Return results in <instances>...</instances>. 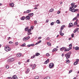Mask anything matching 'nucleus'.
<instances>
[{"label":"nucleus","instance_id":"nucleus-37","mask_svg":"<svg viewBox=\"0 0 79 79\" xmlns=\"http://www.w3.org/2000/svg\"><path fill=\"white\" fill-rule=\"evenodd\" d=\"M34 28V26H31V29H32V30Z\"/></svg>","mask_w":79,"mask_h":79},{"label":"nucleus","instance_id":"nucleus-19","mask_svg":"<svg viewBox=\"0 0 79 79\" xmlns=\"http://www.w3.org/2000/svg\"><path fill=\"white\" fill-rule=\"evenodd\" d=\"M10 61H13L15 60V59L13 58H10Z\"/></svg>","mask_w":79,"mask_h":79},{"label":"nucleus","instance_id":"nucleus-47","mask_svg":"<svg viewBox=\"0 0 79 79\" xmlns=\"http://www.w3.org/2000/svg\"><path fill=\"white\" fill-rule=\"evenodd\" d=\"M77 19V17L74 18L73 19V21H74V20H75V19Z\"/></svg>","mask_w":79,"mask_h":79},{"label":"nucleus","instance_id":"nucleus-58","mask_svg":"<svg viewBox=\"0 0 79 79\" xmlns=\"http://www.w3.org/2000/svg\"><path fill=\"white\" fill-rule=\"evenodd\" d=\"M57 13L58 14H60V11H58L57 12Z\"/></svg>","mask_w":79,"mask_h":79},{"label":"nucleus","instance_id":"nucleus-44","mask_svg":"<svg viewBox=\"0 0 79 79\" xmlns=\"http://www.w3.org/2000/svg\"><path fill=\"white\" fill-rule=\"evenodd\" d=\"M34 23L35 24H37V21L36 20L34 21Z\"/></svg>","mask_w":79,"mask_h":79},{"label":"nucleus","instance_id":"nucleus-60","mask_svg":"<svg viewBox=\"0 0 79 79\" xmlns=\"http://www.w3.org/2000/svg\"><path fill=\"white\" fill-rule=\"evenodd\" d=\"M47 40H49L50 39V38L49 37H48L47 38Z\"/></svg>","mask_w":79,"mask_h":79},{"label":"nucleus","instance_id":"nucleus-36","mask_svg":"<svg viewBox=\"0 0 79 79\" xmlns=\"http://www.w3.org/2000/svg\"><path fill=\"white\" fill-rule=\"evenodd\" d=\"M60 35H61V36H63V35H64V33H60Z\"/></svg>","mask_w":79,"mask_h":79},{"label":"nucleus","instance_id":"nucleus-28","mask_svg":"<svg viewBox=\"0 0 79 79\" xmlns=\"http://www.w3.org/2000/svg\"><path fill=\"white\" fill-rule=\"evenodd\" d=\"M73 8V9H74V8H75V5H73V6H71L70 8Z\"/></svg>","mask_w":79,"mask_h":79},{"label":"nucleus","instance_id":"nucleus-64","mask_svg":"<svg viewBox=\"0 0 79 79\" xmlns=\"http://www.w3.org/2000/svg\"><path fill=\"white\" fill-rule=\"evenodd\" d=\"M78 9H75V12H76V11H78Z\"/></svg>","mask_w":79,"mask_h":79},{"label":"nucleus","instance_id":"nucleus-42","mask_svg":"<svg viewBox=\"0 0 79 79\" xmlns=\"http://www.w3.org/2000/svg\"><path fill=\"white\" fill-rule=\"evenodd\" d=\"M53 24H54V22H52L51 23V24H50L51 26H53Z\"/></svg>","mask_w":79,"mask_h":79},{"label":"nucleus","instance_id":"nucleus-43","mask_svg":"<svg viewBox=\"0 0 79 79\" xmlns=\"http://www.w3.org/2000/svg\"><path fill=\"white\" fill-rule=\"evenodd\" d=\"M74 34H72L71 35V37H74Z\"/></svg>","mask_w":79,"mask_h":79},{"label":"nucleus","instance_id":"nucleus-33","mask_svg":"<svg viewBox=\"0 0 79 79\" xmlns=\"http://www.w3.org/2000/svg\"><path fill=\"white\" fill-rule=\"evenodd\" d=\"M35 79H39V76H36L35 77Z\"/></svg>","mask_w":79,"mask_h":79},{"label":"nucleus","instance_id":"nucleus-32","mask_svg":"<svg viewBox=\"0 0 79 79\" xmlns=\"http://www.w3.org/2000/svg\"><path fill=\"white\" fill-rule=\"evenodd\" d=\"M21 46V47H24V46H26V44L24 43Z\"/></svg>","mask_w":79,"mask_h":79},{"label":"nucleus","instance_id":"nucleus-24","mask_svg":"<svg viewBox=\"0 0 79 79\" xmlns=\"http://www.w3.org/2000/svg\"><path fill=\"white\" fill-rule=\"evenodd\" d=\"M53 11H54V9H51L49 10V12H53Z\"/></svg>","mask_w":79,"mask_h":79},{"label":"nucleus","instance_id":"nucleus-6","mask_svg":"<svg viewBox=\"0 0 79 79\" xmlns=\"http://www.w3.org/2000/svg\"><path fill=\"white\" fill-rule=\"evenodd\" d=\"M69 10L72 11V12H75V11H76L75 9H73L72 7H70Z\"/></svg>","mask_w":79,"mask_h":79},{"label":"nucleus","instance_id":"nucleus-11","mask_svg":"<svg viewBox=\"0 0 79 79\" xmlns=\"http://www.w3.org/2000/svg\"><path fill=\"white\" fill-rule=\"evenodd\" d=\"M58 50V49L56 48H54L52 51V52H56Z\"/></svg>","mask_w":79,"mask_h":79},{"label":"nucleus","instance_id":"nucleus-45","mask_svg":"<svg viewBox=\"0 0 79 79\" xmlns=\"http://www.w3.org/2000/svg\"><path fill=\"white\" fill-rule=\"evenodd\" d=\"M72 72H73V70H71L69 71V74H70L71 73H72Z\"/></svg>","mask_w":79,"mask_h":79},{"label":"nucleus","instance_id":"nucleus-56","mask_svg":"<svg viewBox=\"0 0 79 79\" xmlns=\"http://www.w3.org/2000/svg\"><path fill=\"white\" fill-rule=\"evenodd\" d=\"M60 34V33H62V30H61L59 32Z\"/></svg>","mask_w":79,"mask_h":79},{"label":"nucleus","instance_id":"nucleus-17","mask_svg":"<svg viewBox=\"0 0 79 79\" xmlns=\"http://www.w3.org/2000/svg\"><path fill=\"white\" fill-rule=\"evenodd\" d=\"M28 15H29V16H32L34 15V14L33 13H29L28 14Z\"/></svg>","mask_w":79,"mask_h":79},{"label":"nucleus","instance_id":"nucleus-39","mask_svg":"<svg viewBox=\"0 0 79 79\" xmlns=\"http://www.w3.org/2000/svg\"><path fill=\"white\" fill-rule=\"evenodd\" d=\"M74 25H75V26L77 25V22H75Z\"/></svg>","mask_w":79,"mask_h":79},{"label":"nucleus","instance_id":"nucleus-50","mask_svg":"<svg viewBox=\"0 0 79 79\" xmlns=\"http://www.w3.org/2000/svg\"><path fill=\"white\" fill-rule=\"evenodd\" d=\"M74 5V3H72L71 4V5L72 6H73H73Z\"/></svg>","mask_w":79,"mask_h":79},{"label":"nucleus","instance_id":"nucleus-8","mask_svg":"<svg viewBox=\"0 0 79 79\" xmlns=\"http://www.w3.org/2000/svg\"><path fill=\"white\" fill-rule=\"evenodd\" d=\"M21 55H22V54L21 53H19L17 54V56L18 57H20V56H21Z\"/></svg>","mask_w":79,"mask_h":79},{"label":"nucleus","instance_id":"nucleus-18","mask_svg":"<svg viewBox=\"0 0 79 79\" xmlns=\"http://www.w3.org/2000/svg\"><path fill=\"white\" fill-rule=\"evenodd\" d=\"M35 66H36V65H35V64H34L32 68V69H35Z\"/></svg>","mask_w":79,"mask_h":79},{"label":"nucleus","instance_id":"nucleus-59","mask_svg":"<svg viewBox=\"0 0 79 79\" xmlns=\"http://www.w3.org/2000/svg\"><path fill=\"white\" fill-rule=\"evenodd\" d=\"M30 66H31V67H33V65H32V64H30Z\"/></svg>","mask_w":79,"mask_h":79},{"label":"nucleus","instance_id":"nucleus-15","mask_svg":"<svg viewBox=\"0 0 79 79\" xmlns=\"http://www.w3.org/2000/svg\"><path fill=\"white\" fill-rule=\"evenodd\" d=\"M26 19V17L24 16L20 18L21 20H24Z\"/></svg>","mask_w":79,"mask_h":79},{"label":"nucleus","instance_id":"nucleus-48","mask_svg":"<svg viewBox=\"0 0 79 79\" xmlns=\"http://www.w3.org/2000/svg\"><path fill=\"white\" fill-rule=\"evenodd\" d=\"M77 31L78 32H79V28H77Z\"/></svg>","mask_w":79,"mask_h":79},{"label":"nucleus","instance_id":"nucleus-1","mask_svg":"<svg viewBox=\"0 0 79 79\" xmlns=\"http://www.w3.org/2000/svg\"><path fill=\"white\" fill-rule=\"evenodd\" d=\"M71 52H69L65 54V57H66V59H68V58H70V56H71Z\"/></svg>","mask_w":79,"mask_h":79},{"label":"nucleus","instance_id":"nucleus-23","mask_svg":"<svg viewBox=\"0 0 79 79\" xmlns=\"http://www.w3.org/2000/svg\"><path fill=\"white\" fill-rule=\"evenodd\" d=\"M47 44H48V45H49V46H51L52 45L51 44V43H50L48 42L47 43Z\"/></svg>","mask_w":79,"mask_h":79},{"label":"nucleus","instance_id":"nucleus-52","mask_svg":"<svg viewBox=\"0 0 79 79\" xmlns=\"http://www.w3.org/2000/svg\"><path fill=\"white\" fill-rule=\"evenodd\" d=\"M31 46H34V44H30Z\"/></svg>","mask_w":79,"mask_h":79},{"label":"nucleus","instance_id":"nucleus-49","mask_svg":"<svg viewBox=\"0 0 79 79\" xmlns=\"http://www.w3.org/2000/svg\"><path fill=\"white\" fill-rule=\"evenodd\" d=\"M48 21H49L48 19H47L46 21V23H48Z\"/></svg>","mask_w":79,"mask_h":79},{"label":"nucleus","instance_id":"nucleus-12","mask_svg":"<svg viewBox=\"0 0 79 79\" xmlns=\"http://www.w3.org/2000/svg\"><path fill=\"white\" fill-rule=\"evenodd\" d=\"M65 48V47H63L61 48H60V51H61V52H63V50Z\"/></svg>","mask_w":79,"mask_h":79},{"label":"nucleus","instance_id":"nucleus-26","mask_svg":"<svg viewBox=\"0 0 79 79\" xmlns=\"http://www.w3.org/2000/svg\"><path fill=\"white\" fill-rule=\"evenodd\" d=\"M6 69H8L10 68V66H9V65H6Z\"/></svg>","mask_w":79,"mask_h":79},{"label":"nucleus","instance_id":"nucleus-7","mask_svg":"<svg viewBox=\"0 0 79 79\" xmlns=\"http://www.w3.org/2000/svg\"><path fill=\"white\" fill-rule=\"evenodd\" d=\"M9 5L11 7H13L14 6V3H9Z\"/></svg>","mask_w":79,"mask_h":79},{"label":"nucleus","instance_id":"nucleus-13","mask_svg":"<svg viewBox=\"0 0 79 79\" xmlns=\"http://www.w3.org/2000/svg\"><path fill=\"white\" fill-rule=\"evenodd\" d=\"M17 78H18V77L16 75H14L12 77V78L13 79H16Z\"/></svg>","mask_w":79,"mask_h":79},{"label":"nucleus","instance_id":"nucleus-20","mask_svg":"<svg viewBox=\"0 0 79 79\" xmlns=\"http://www.w3.org/2000/svg\"><path fill=\"white\" fill-rule=\"evenodd\" d=\"M40 54L39 53L37 52L35 53V55L36 56H39Z\"/></svg>","mask_w":79,"mask_h":79},{"label":"nucleus","instance_id":"nucleus-35","mask_svg":"<svg viewBox=\"0 0 79 79\" xmlns=\"http://www.w3.org/2000/svg\"><path fill=\"white\" fill-rule=\"evenodd\" d=\"M7 61L8 62H10L11 60H10V59H9L7 60Z\"/></svg>","mask_w":79,"mask_h":79},{"label":"nucleus","instance_id":"nucleus-61","mask_svg":"<svg viewBox=\"0 0 79 79\" xmlns=\"http://www.w3.org/2000/svg\"><path fill=\"white\" fill-rule=\"evenodd\" d=\"M27 71H28V72H29V71H30L29 69H27Z\"/></svg>","mask_w":79,"mask_h":79},{"label":"nucleus","instance_id":"nucleus-63","mask_svg":"<svg viewBox=\"0 0 79 79\" xmlns=\"http://www.w3.org/2000/svg\"><path fill=\"white\" fill-rule=\"evenodd\" d=\"M79 59H77V61H76L78 63V62H79Z\"/></svg>","mask_w":79,"mask_h":79},{"label":"nucleus","instance_id":"nucleus-55","mask_svg":"<svg viewBox=\"0 0 79 79\" xmlns=\"http://www.w3.org/2000/svg\"><path fill=\"white\" fill-rule=\"evenodd\" d=\"M42 42V41L41 40H40L39 42H38V43L39 44H40V43H41V42Z\"/></svg>","mask_w":79,"mask_h":79},{"label":"nucleus","instance_id":"nucleus-46","mask_svg":"<svg viewBox=\"0 0 79 79\" xmlns=\"http://www.w3.org/2000/svg\"><path fill=\"white\" fill-rule=\"evenodd\" d=\"M69 48H71V47H72V44H69Z\"/></svg>","mask_w":79,"mask_h":79},{"label":"nucleus","instance_id":"nucleus-2","mask_svg":"<svg viewBox=\"0 0 79 79\" xmlns=\"http://www.w3.org/2000/svg\"><path fill=\"white\" fill-rule=\"evenodd\" d=\"M54 66H55V64H54L52 63H50L49 64V67L51 69H52L53 68V67H54Z\"/></svg>","mask_w":79,"mask_h":79},{"label":"nucleus","instance_id":"nucleus-57","mask_svg":"<svg viewBox=\"0 0 79 79\" xmlns=\"http://www.w3.org/2000/svg\"><path fill=\"white\" fill-rule=\"evenodd\" d=\"M31 47V44H28V45H27V47Z\"/></svg>","mask_w":79,"mask_h":79},{"label":"nucleus","instance_id":"nucleus-34","mask_svg":"<svg viewBox=\"0 0 79 79\" xmlns=\"http://www.w3.org/2000/svg\"><path fill=\"white\" fill-rule=\"evenodd\" d=\"M77 31V28H76L75 30H74L73 31L74 33H76Z\"/></svg>","mask_w":79,"mask_h":79},{"label":"nucleus","instance_id":"nucleus-54","mask_svg":"<svg viewBox=\"0 0 79 79\" xmlns=\"http://www.w3.org/2000/svg\"><path fill=\"white\" fill-rule=\"evenodd\" d=\"M39 6V4H37V5H36L35 6H36V7H37V6Z\"/></svg>","mask_w":79,"mask_h":79},{"label":"nucleus","instance_id":"nucleus-62","mask_svg":"<svg viewBox=\"0 0 79 79\" xmlns=\"http://www.w3.org/2000/svg\"><path fill=\"white\" fill-rule=\"evenodd\" d=\"M29 60H30L29 59H28V60H27V63H28V62H29Z\"/></svg>","mask_w":79,"mask_h":79},{"label":"nucleus","instance_id":"nucleus-5","mask_svg":"<svg viewBox=\"0 0 79 79\" xmlns=\"http://www.w3.org/2000/svg\"><path fill=\"white\" fill-rule=\"evenodd\" d=\"M31 29H28V30H27V32H28L27 35H31V34H32V33H31Z\"/></svg>","mask_w":79,"mask_h":79},{"label":"nucleus","instance_id":"nucleus-53","mask_svg":"<svg viewBox=\"0 0 79 79\" xmlns=\"http://www.w3.org/2000/svg\"><path fill=\"white\" fill-rule=\"evenodd\" d=\"M41 37H40L38 38V40H40V39H41Z\"/></svg>","mask_w":79,"mask_h":79},{"label":"nucleus","instance_id":"nucleus-10","mask_svg":"<svg viewBox=\"0 0 79 79\" xmlns=\"http://www.w3.org/2000/svg\"><path fill=\"white\" fill-rule=\"evenodd\" d=\"M25 19L26 20H29L30 19V17L29 16H27L26 17Z\"/></svg>","mask_w":79,"mask_h":79},{"label":"nucleus","instance_id":"nucleus-38","mask_svg":"<svg viewBox=\"0 0 79 79\" xmlns=\"http://www.w3.org/2000/svg\"><path fill=\"white\" fill-rule=\"evenodd\" d=\"M46 56H50V54L48 53H47L46 54Z\"/></svg>","mask_w":79,"mask_h":79},{"label":"nucleus","instance_id":"nucleus-41","mask_svg":"<svg viewBox=\"0 0 79 79\" xmlns=\"http://www.w3.org/2000/svg\"><path fill=\"white\" fill-rule=\"evenodd\" d=\"M27 30H28V27H26L25 28V31H27Z\"/></svg>","mask_w":79,"mask_h":79},{"label":"nucleus","instance_id":"nucleus-40","mask_svg":"<svg viewBox=\"0 0 79 79\" xmlns=\"http://www.w3.org/2000/svg\"><path fill=\"white\" fill-rule=\"evenodd\" d=\"M15 45H18V42H16L15 43Z\"/></svg>","mask_w":79,"mask_h":79},{"label":"nucleus","instance_id":"nucleus-9","mask_svg":"<svg viewBox=\"0 0 79 79\" xmlns=\"http://www.w3.org/2000/svg\"><path fill=\"white\" fill-rule=\"evenodd\" d=\"M69 27H72V26H73V24L71 23H70L69 24Z\"/></svg>","mask_w":79,"mask_h":79},{"label":"nucleus","instance_id":"nucleus-51","mask_svg":"<svg viewBox=\"0 0 79 79\" xmlns=\"http://www.w3.org/2000/svg\"><path fill=\"white\" fill-rule=\"evenodd\" d=\"M8 79H12V78L11 77H7Z\"/></svg>","mask_w":79,"mask_h":79},{"label":"nucleus","instance_id":"nucleus-22","mask_svg":"<svg viewBox=\"0 0 79 79\" xmlns=\"http://www.w3.org/2000/svg\"><path fill=\"white\" fill-rule=\"evenodd\" d=\"M75 50H79V48L78 47H76L75 48Z\"/></svg>","mask_w":79,"mask_h":79},{"label":"nucleus","instance_id":"nucleus-3","mask_svg":"<svg viewBox=\"0 0 79 79\" xmlns=\"http://www.w3.org/2000/svg\"><path fill=\"white\" fill-rule=\"evenodd\" d=\"M5 50H6V52H9V51L11 50V48H10V47L8 46L5 47Z\"/></svg>","mask_w":79,"mask_h":79},{"label":"nucleus","instance_id":"nucleus-27","mask_svg":"<svg viewBox=\"0 0 79 79\" xmlns=\"http://www.w3.org/2000/svg\"><path fill=\"white\" fill-rule=\"evenodd\" d=\"M31 11L30 10H28L26 11V13H30L31 12Z\"/></svg>","mask_w":79,"mask_h":79},{"label":"nucleus","instance_id":"nucleus-21","mask_svg":"<svg viewBox=\"0 0 79 79\" xmlns=\"http://www.w3.org/2000/svg\"><path fill=\"white\" fill-rule=\"evenodd\" d=\"M56 23H57V24H60V23H61V22H60V20H57L56 21Z\"/></svg>","mask_w":79,"mask_h":79},{"label":"nucleus","instance_id":"nucleus-14","mask_svg":"<svg viewBox=\"0 0 79 79\" xmlns=\"http://www.w3.org/2000/svg\"><path fill=\"white\" fill-rule=\"evenodd\" d=\"M49 62V59H48L45 62L44 64H47V63H48Z\"/></svg>","mask_w":79,"mask_h":79},{"label":"nucleus","instance_id":"nucleus-30","mask_svg":"<svg viewBox=\"0 0 79 79\" xmlns=\"http://www.w3.org/2000/svg\"><path fill=\"white\" fill-rule=\"evenodd\" d=\"M69 51V49H65L64 50V52H66V51Z\"/></svg>","mask_w":79,"mask_h":79},{"label":"nucleus","instance_id":"nucleus-4","mask_svg":"<svg viewBox=\"0 0 79 79\" xmlns=\"http://www.w3.org/2000/svg\"><path fill=\"white\" fill-rule=\"evenodd\" d=\"M30 39V36H28L27 37H24L23 39V40H24V41H26V40H28V39Z\"/></svg>","mask_w":79,"mask_h":79},{"label":"nucleus","instance_id":"nucleus-25","mask_svg":"<svg viewBox=\"0 0 79 79\" xmlns=\"http://www.w3.org/2000/svg\"><path fill=\"white\" fill-rule=\"evenodd\" d=\"M65 27V26L64 25L62 26L61 27V28L60 29V30H63V27Z\"/></svg>","mask_w":79,"mask_h":79},{"label":"nucleus","instance_id":"nucleus-31","mask_svg":"<svg viewBox=\"0 0 79 79\" xmlns=\"http://www.w3.org/2000/svg\"><path fill=\"white\" fill-rule=\"evenodd\" d=\"M78 62L76 61L74 63V65H76L77 64Z\"/></svg>","mask_w":79,"mask_h":79},{"label":"nucleus","instance_id":"nucleus-29","mask_svg":"<svg viewBox=\"0 0 79 79\" xmlns=\"http://www.w3.org/2000/svg\"><path fill=\"white\" fill-rule=\"evenodd\" d=\"M50 78L49 77H48L46 78H44L43 79H50Z\"/></svg>","mask_w":79,"mask_h":79},{"label":"nucleus","instance_id":"nucleus-16","mask_svg":"<svg viewBox=\"0 0 79 79\" xmlns=\"http://www.w3.org/2000/svg\"><path fill=\"white\" fill-rule=\"evenodd\" d=\"M70 63V61H69V60L68 59L66 60V63H67V64H68V63Z\"/></svg>","mask_w":79,"mask_h":79}]
</instances>
